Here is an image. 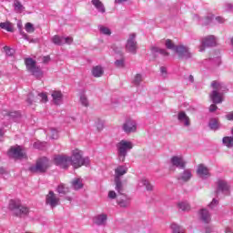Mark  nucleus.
<instances>
[{"mask_svg":"<svg viewBox=\"0 0 233 233\" xmlns=\"http://www.w3.org/2000/svg\"><path fill=\"white\" fill-rule=\"evenodd\" d=\"M9 210L12 212L13 216L16 218H23V216H27L30 209L26 206L21 204V200L12 199L9 201Z\"/></svg>","mask_w":233,"mask_h":233,"instance_id":"nucleus-1","label":"nucleus"},{"mask_svg":"<svg viewBox=\"0 0 233 233\" xmlns=\"http://www.w3.org/2000/svg\"><path fill=\"white\" fill-rule=\"evenodd\" d=\"M211 86L213 88V91L209 95V97L215 105H219L223 103V96L225 94L219 92L220 90L223 89V85L218 81H213L211 83Z\"/></svg>","mask_w":233,"mask_h":233,"instance_id":"nucleus-2","label":"nucleus"},{"mask_svg":"<svg viewBox=\"0 0 233 233\" xmlns=\"http://www.w3.org/2000/svg\"><path fill=\"white\" fill-rule=\"evenodd\" d=\"M48 168H50V160L44 157L36 160L35 166L29 167V172H32V174H45Z\"/></svg>","mask_w":233,"mask_h":233,"instance_id":"nucleus-3","label":"nucleus"},{"mask_svg":"<svg viewBox=\"0 0 233 233\" xmlns=\"http://www.w3.org/2000/svg\"><path fill=\"white\" fill-rule=\"evenodd\" d=\"M88 161L87 157H83L79 149L73 150L70 165H72L74 168H80V167L88 165Z\"/></svg>","mask_w":233,"mask_h":233,"instance_id":"nucleus-4","label":"nucleus"},{"mask_svg":"<svg viewBox=\"0 0 233 233\" xmlns=\"http://www.w3.org/2000/svg\"><path fill=\"white\" fill-rule=\"evenodd\" d=\"M71 161L72 157H68L66 155H56L53 158L54 165L60 167V168H64V170H66L70 167Z\"/></svg>","mask_w":233,"mask_h":233,"instance_id":"nucleus-5","label":"nucleus"},{"mask_svg":"<svg viewBox=\"0 0 233 233\" xmlns=\"http://www.w3.org/2000/svg\"><path fill=\"white\" fill-rule=\"evenodd\" d=\"M116 148L118 150V155L122 157V161H125V157H127V151L132 150V148H134V145L130 141L121 140L116 144Z\"/></svg>","mask_w":233,"mask_h":233,"instance_id":"nucleus-6","label":"nucleus"},{"mask_svg":"<svg viewBox=\"0 0 233 233\" xmlns=\"http://www.w3.org/2000/svg\"><path fill=\"white\" fill-rule=\"evenodd\" d=\"M25 64L28 72H30L35 77H41L43 76V71L41 68L37 67L35 60L32 58H25Z\"/></svg>","mask_w":233,"mask_h":233,"instance_id":"nucleus-7","label":"nucleus"},{"mask_svg":"<svg viewBox=\"0 0 233 233\" xmlns=\"http://www.w3.org/2000/svg\"><path fill=\"white\" fill-rule=\"evenodd\" d=\"M9 157H14L15 159H26V153L23 151L21 147H12L8 151Z\"/></svg>","mask_w":233,"mask_h":233,"instance_id":"nucleus-8","label":"nucleus"},{"mask_svg":"<svg viewBox=\"0 0 233 233\" xmlns=\"http://www.w3.org/2000/svg\"><path fill=\"white\" fill-rule=\"evenodd\" d=\"M175 52L177 54L178 59H190L192 57V53H190L188 47L183 45L177 46Z\"/></svg>","mask_w":233,"mask_h":233,"instance_id":"nucleus-9","label":"nucleus"},{"mask_svg":"<svg viewBox=\"0 0 233 233\" xmlns=\"http://www.w3.org/2000/svg\"><path fill=\"white\" fill-rule=\"evenodd\" d=\"M126 50L130 54H136L137 50V42H136V34L129 35V38L127 39V42L126 45Z\"/></svg>","mask_w":233,"mask_h":233,"instance_id":"nucleus-10","label":"nucleus"},{"mask_svg":"<svg viewBox=\"0 0 233 233\" xmlns=\"http://www.w3.org/2000/svg\"><path fill=\"white\" fill-rule=\"evenodd\" d=\"M59 198H57V195L54 191H49L46 196V205H49L51 208H56L59 205Z\"/></svg>","mask_w":233,"mask_h":233,"instance_id":"nucleus-11","label":"nucleus"},{"mask_svg":"<svg viewBox=\"0 0 233 233\" xmlns=\"http://www.w3.org/2000/svg\"><path fill=\"white\" fill-rule=\"evenodd\" d=\"M122 128L126 134H132L137 131V124L132 119H127L122 126Z\"/></svg>","mask_w":233,"mask_h":233,"instance_id":"nucleus-12","label":"nucleus"},{"mask_svg":"<svg viewBox=\"0 0 233 233\" xmlns=\"http://www.w3.org/2000/svg\"><path fill=\"white\" fill-rule=\"evenodd\" d=\"M207 46H216V38L213 35L208 36L202 40V46L200 47V52H203Z\"/></svg>","mask_w":233,"mask_h":233,"instance_id":"nucleus-13","label":"nucleus"},{"mask_svg":"<svg viewBox=\"0 0 233 233\" xmlns=\"http://www.w3.org/2000/svg\"><path fill=\"white\" fill-rule=\"evenodd\" d=\"M115 190L120 195L125 196V185L121 178H115Z\"/></svg>","mask_w":233,"mask_h":233,"instance_id":"nucleus-14","label":"nucleus"},{"mask_svg":"<svg viewBox=\"0 0 233 233\" xmlns=\"http://www.w3.org/2000/svg\"><path fill=\"white\" fill-rule=\"evenodd\" d=\"M171 163L173 167H177L178 168H185V160L181 157H171Z\"/></svg>","mask_w":233,"mask_h":233,"instance_id":"nucleus-15","label":"nucleus"},{"mask_svg":"<svg viewBox=\"0 0 233 233\" xmlns=\"http://www.w3.org/2000/svg\"><path fill=\"white\" fill-rule=\"evenodd\" d=\"M128 172V168L125 166H119L115 169V179H121L122 176H125Z\"/></svg>","mask_w":233,"mask_h":233,"instance_id":"nucleus-16","label":"nucleus"},{"mask_svg":"<svg viewBox=\"0 0 233 233\" xmlns=\"http://www.w3.org/2000/svg\"><path fill=\"white\" fill-rule=\"evenodd\" d=\"M51 96L53 97V103H55V105H61V103L63 102V93H61V91H53Z\"/></svg>","mask_w":233,"mask_h":233,"instance_id":"nucleus-17","label":"nucleus"},{"mask_svg":"<svg viewBox=\"0 0 233 233\" xmlns=\"http://www.w3.org/2000/svg\"><path fill=\"white\" fill-rule=\"evenodd\" d=\"M197 173L200 177H205L206 176H210V173L208 172V167H205V165L200 164L198 167Z\"/></svg>","mask_w":233,"mask_h":233,"instance_id":"nucleus-18","label":"nucleus"},{"mask_svg":"<svg viewBox=\"0 0 233 233\" xmlns=\"http://www.w3.org/2000/svg\"><path fill=\"white\" fill-rule=\"evenodd\" d=\"M91 3L101 14H105V12H106V8H105V5L103 2H101V0H92Z\"/></svg>","mask_w":233,"mask_h":233,"instance_id":"nucleus-19","label":"nucleus"},{"mask_svg":"<svg viewBox=\"0 0 233 233\" xmlns=\"http://www.w3.org/2000/svg\"><path fill=\"white\" fill-rule=\"evenodd\" d=\"M199 216L200 219H202L204 223H208L209 221H211L210 213H208V210L207 209H201L199 212Z\"/></svg>","mask_w":233,"mask_h":233,"instance_id":"nucleus-20","label":"nucleus"},{"mask_svg":"<svg viewBox=\"0 0 233 233\" xmlns=\"http://www.w3.org/2000/svg\"><path fill=\"white\" fill-rule=\"evenodd\" d=\"M0 28H2V30H6V32H14L15 30L14 24L10 21L0 23Z\"/></svg>","mask_w":233,"mask_h":233,"instance_id":"nucleus-21","label":"nucleus"},{"mask_svg":"<svg viewBox=\"0 0 233 233\" xmlns=\"http://www.w3.org/2000/svg\"><path fill=\"white\" fill-rule=\"evenodd\" d=\"M116 203L119 205V207H122V208H127V207L130 206V198L124 196V198H117Z\"/></svg>","mask_w":233,"mask_h":233,"instance_id":"nucleus-22","label":"nucleus"},{"mask_svg":"<svg viewBox=\"0 0 233 233\" xmlns=\"http://www.w3.org/2000/svg\"><path fill=\"white\" fill-rule=\"evenodd\" d=\"M105 71L103 70V67L101 66H96L92 69V74L94 77H101Z\"/></svg>","mask_w":233,"mask_h":233,"instance_id":"nucleus-23","label":"nucleus"},{"mask_svg":"<svg viewBox=\"0 0 233 233\" xmlns=\"http://www.w3.org/2000/svg\"><path fill=\"white\" fill-rule=\"evenodd\" d=\"M107 217L105 214L99 215L95 218V223L96 225H105L106 223Z\"/></svg>","mask_w":233,"mask_h":233,"instance_id":"nucleus-24","label":"nucleus"},{"mask_svg":"<svg viewBox=\"0 0 233 233\" xmlns=\"http://www.w3.org/2000/svg\"><path fill=\"white\" fill-rule=\"evenodd\" d=\"M71 186L75 190H79L83 187V181H81V178H75L72 180Z\"/></svg>","mask_w":233,"mask_h":233,"instance_id":"nucleus-25","label":"nucleus"},{"mask_svg":"<svg viewBox=\"0 0 233 233\" xmlns=\"http://www.w3.org/2000/svg\"><path fill=\"white\" fill-rule=\"evenodd\" d=\"M222 143L228 148H232L233 147V137H223Z\"/></svg>","mask_w":233,"mask_h":233,"instance_id":"nucleus-26","label":"nucleus"},{"mask_svg":"<svg viewBox=\"0 0 233 233\" xmlns=\"http://www.w3.org/2000/svg\"><path fill=\"white\" fill-rule=\"evenodd\" d=\"M38 101H39V98H37V96L34 95V93H30L28 95L27 100H26L28 105H35V103H38Z\"/></svg>","mask_w":233,"mask_h":233,"instance_id":"nucleus-27","label":"nucleus"},{"mask_svg":"<svg viewBox=\"0 0 233 233\" xmlns=\"http://www.w3.org/2000/svg\"><path fill=\"white\" fill-rule=\"evenodd\" d=\"M218 190H221L222 192H227L230 188L228 184H227V182L223 180H219L218 183Z\"/></svg>","mask_w":233,"mask_h":233,"instance_id":"nucleus-28","label":"nucleus"},{"mask_svg":"<svg viewBox=\"0 0 233 233\" xmlns=\"http://www.w3.org/2000/svg\"><path fill=\"white\" fill-rule=\"evenodd\" d=\"M209 127L211 130H218V128H219V120H218V118H211L209 121Z\"/></svg>","mask_w":233,"mask_h":233,"instance_id":"nucleus-29","label":"nucleus"},{"mask_svg":"<svg viewBox=\"0 0 233 233\" xmlns=\"http://www.w3.org/2000/svg\"><path fill=\"white\" fill-rule=\"evenodd\" d=\"M177 207L179 210H182V212H189L190 210V205L187 202H179Z\"/></svg>","mask_w":233,"mask_h":233,"instance_id":"nucleus-30","label":"nucleus"},{"mask_svg":"<svg viewBox=\"0 0 233 233\" xmlns=\"http://www.w3.org/2000/svg\"><path fill=\"white\" fill-rule=\"evenodd\" d=\"M143 82V76H141V74H137L134 78H133V85H135V86H139L141 85V83Z\"/></svg>","mask_w":233,"mask_h":233,"instance_id":"nucleus-31","label":"nucleus"},{"mask_svg":"<svg viewBox=\"0 0 233 233\" xmlns=\"http://www.w3.org/2000/svg\"><path fill=\"white\" fill-rule=\"evenodd\" d=\"M56 192H58V194H68V192H70V189L68 188V187H66L64 184H60L57 188H56Z\"/></svg>","mask_w":233,"mask_h":233,"instance_id":"nucleus-32","label":"nucleus"},{"mask_svg":"<svg viewBox=\"0 0 233 233\" xmlns=\"http://www.w3.org/2000/svg\"><path fill=\"white\" fill-rule=\"evenodd\" d=\"M191 177H192V172H190V170L187 169L184 171V173L180 177V179H182V181H189V179Z\"/></svg>","mask_w":233,"mask_h":233,"instance_id":"nucleus-33","label":"nucleus"},{"mask_svg":"<svg viewBox=\"0 0 233 233\" xmlns=\"http://www.w3.org/2000/svg\"><path fill=\"white\" fill-rule=\"evenodd\" d=\"M14 5H15V12H18V14H21V12H23V10H25V6L22 5V4H21V2H19V0H15L14 2Z\"/></svg>","mask_w":233,"mask_h":233,"instance_id":"nucleus-34","label":"nucleus"},{"mask_svg":"<svg viewBox=\"0 0 233 233\" xmlns=\"http://www.w3.org/2000/svg\"><path fill=\"white\" fill-rule=\"evenodd\" d=\"M52 41L55 45H58V46L65 45L64 37H61L59 35L53 36Z\"/></svg>","mask_w":233,"mask_h":233,"instance_id":"nucleus-35","label":"nucleus"},{"mask_svg":"<svg viewBox=\"0 0 233 233\" xmlns=\"http://www.w3.org/2000/svg\"><path fill=\"white\" fill-rule=\"evenodd\" d=\"M177 46H176V44H174V42L171 39L166 40V48H167V50H174L176 52Z\"/></svg>","mask_w":233,"mask_h":233,"instance_id":"nucleus-36","label":"nucleus"},{"mask_svg":"<svg viewBox=\"0 0 233 233\" xmlns=\"http://www.w3.org/2000/svg\"><path fill=\"white\" fill-rule=\"evenodd\" d=\"M25 32L28 34H34L35 32V28L34 27V25L32 23L28 22L25 24Z\"/></svg>","mask_w":233,"mask_h":233,"instance_id":"nucleus-37","label":"nucleus"},{"mask_svg":"<svg viewBox=\"0 0 233 233\" xmlns=\"http://www.w3.org/2000/svg\"><path fill=\"white\" fill-rule=\"evenodd\" d=\"M142 183H143L144 187H146L147 190H148V191L154 190V186H152V184H150V182H148V180L142 179Z\"/></svg>","mask_w":233,"mask_h":233,"instance_id":"nucleus-38","label":"nucleus"},{"mask_svg":"<svg viewBox=\"0 0 233 233\" xmlns=\"http://www.w3.org/2000/svg\"><path fill=\"white\" fill-rule=\"evenodd\" d=\"M101 34H103L104 35H110L112 34V31H110V29L108 27L106 26H100L99 28Z\"/></svg>","mask_w":233,"mask_h":233,"instance_id":"nucleus-39","label":"nucleus"},{"mask_svg":"<svg viewBox=\"0 0 233 233\" xmlns=\"http://www.w3.org/2000/svg\"><path fill=\"white\" fill-rule=\"evenodd\" d=\"M171 228L174 233H185V232H183V228H181V227H179L177 224H172Z\"/></svg>","mask_w":233,"mask_h":233,"instance_id":"nucleus-40","label":"nucleus"},{"mask_svg":"<svg viewBox=\"0 0 233 233\" xmlns=\"http://www.w3.org/2000/svg\"><path fill=\"white\" fill-rule=\"evenodd\" d=\"M50 137L52 139H57L59 137V132L56 128H51Z\"/></svg>","mask_w":233,"mask_h":233,"instance_id":"nucleus-41","label":"nucleus"},{"mask_svg":"<svg viewBox=\"0 0 233 233\" xmlns=\"http://www.w3.org/2000/svg\"><path fill=\"white\" fill-rule=\"evenodd\" d=\"M80 103H81V105H83V106H89L88 98H86V96L82 95L80 96Z\"/></svg>","mask_w":233,"mask_h":233,"instance_id":"nucleus-42","label":"nucleus"},{"mask_svg":"<svg viewBox=\"0 0 233 233\" xmlns=\"http://www.w3.org/2000/svg\"><path fill=\"white\" fill-rule=\"evenodd\" d=\"M96 129L98 130V132H101V130H103V128H104L103 121L98 119L96 122Z\"/></svg>","mask_w":233,"mask_h":233,"instance_id":"nucleus-43","label":"nucleus"},{"mask_svg":"<svg viewBox=\"0 0 233 233\" xmlns=\"http://www.w3.org/2000/svg\"><path fill=\"white\" fill-rule=\"evenodd\" d=\"M72 43H74V38L67 36V37H64V45H72Z\"/></svg>","mask_w":233,"mask_h":233,"instance_id":"nucleus-44","label":"nucleus"},{"mask_svg":"<svg viewBox=\"0 0 233 233\" xmlns=\"http://www.w3.org/2000/svg\"><path fill=\"white\" fill-rule=\"evenodd\" d=\"M37 96L41 97L42 103H46V101H48V96H46V94L41 93V94H38Z\"/></svg>","mask_w":233,"mask_h":233,"instance_id":"nucleus-45","label":"nucleus"},{"mask_svg":"<svg viewBox=\"0 0 233 233\" xmlns=\"http://www.w3.org/2000/svg\"><path fill=\"white\" fill-rule=\"evenodd\" d=\"M108 198L109 199H116L117 198V194L116 193V191L111 190L108 192Z\"/></svg>","mask_w":233,"mask_h":233,"instance_id":"nucleus-46","label":"nucleus"},{"mask_svg":"<svg viewBox=\"0 0 233 233\" xmlns=\"http://www.w3.org/2000/svg\"><path fill=\"white\" fill-rule=\"evenodd\" d=\"M115 65L118 67V68H123L125 66V62L123 60H116L115 62Z\"/></svg>","mask_w":233,"mask_h":233,"instance_id":"nucleus-47","label":"nucleus"},{"mask_svg":"<svg viewBox=\"0 0 233 233\" xmlns=\"http://www.w3.org/2000/svg\"><path fill=\"white\" fill-rule=\"evenodd\" d=\"M186 117H188L185 112L178 113V120L184 121Z\"/></svg>","mask_w":233,"mask_h":233,"instance_id":"nucleus-48","label":"nucleus"},{"mask_svg":"<svg viewBox=\"0 0 233 233\" xmlns=\"http://www.w3.org/2000/svg\"><path fill=\"white\" fill-rule=\"evenodd\" d=\"M42 63H44L45 65H46V63H50V56H43Z\"/></svg>","mask_w":233,"mask_h":233,"instance_id":"nucleus-49","label":"nucleus"},{"mask_svg":"<svg viewBox=\"0 0 233 233\" xmlns=\"http://www.w3.org/2000/svg\"><path fill=\"white\" fill-rule=\"evenodd\" d=\"M159 53L164 56L165 57H167V56H170V53L167 52L165 49H160Z\"/></svg>","mask_w":233,"mask_h":233,"instance_id":"nucleus-50","label":"nucleus"},{"mask_svg":"<svg viewBox=\"0 0 233 233\" xmlns=\"http://www.w3.org/2000/svg\"><path fill=\"white\" fill-rule=\"evenodd\" d=\"M216 110H218V106H216L215 104H212L209 106V112H216Z\"/></svg>","mask_w":233,"mask_h":233,"instance_id":"nucleus-51","label":"nucleus"},{"mask_svg":"<svg viewBox=\"0 0 233 233\" xmlns=\"http://www.w3.org/2000/svg\"><path fill=\"white\" fill-rule=\"evenodd\" d=\"M228 121H233V111L226 115Z\"/></svg>","mask_w":233,"mask_h":233,"instance_id":"nucleus-52","label":"nucleus"},{"mask_svg":"<svg viewBox=\"0 0 233 233\" xmlns=\"http://www.w3.org/2000/svg\"><path fill=\"white\" fill-rule=\"evenodd\" d=\"M186 127H190V118L187 116L184 120H182Z\"/></svg>","mask_w":233,"mask_h":233,"instance_id":"nucleus-53","label":"nucleus"},{"mask_svg":"<svg viewBox=\"0 0 233 233\" xmlns=\"http://www.w3.org/2000/svg\"><path fill=\"white\" fill-rule=\"evenodd\" d=\"M216 20H217L218 23H225V20H224L223 17H221V16L216 17Z\"/></svg>","mask_w":233,"mask_h":233,"instance_id":"nucleus-54","label":"nucleus"},{"mask_svg":"<svg viewBox=\"0 0 233 233\" xmlns=\"http://www.w3.org/2000/svg\"><path fill=\"white\" fill-rule=\"evenodd\" d=\"M126 1H128V0H115V3L121 5V3H126Z\"/></svg>","mask_w":233,"mask_h":233,"instance_id":"nucleus-55","label":"nucleus"},{"mask_svg":"<svg viewBox=\"0 0 233 233\" xmlns=\"http://www.w3.org/2000/svg\"><path fill=\"white\" fill-rule=\"evenodd\" d=\"M206 232L207 233L212 232V228H206Z\"/></svg>","mask_w":233,"mask_h":233,"instance_id":"nucleus-56","label":"nucleus"},{"mask_svg":"<svg viewBox=\"0 0 233 233\" xmlns=\"http://www.w3.org/2000/svg\"><path fill=\"white\" fill-rule=\"evenodd\" d=\"M216 203H218V201H217L216 199H213L212 202H211V204H210L211 207H212V205H214V204L216 205Z\"/></svg>","mask_w":233,"mask_h":233,"instance_id":"nucleus-57","label":"nucleus"},{"mask_svg":"<svg viewBox=\"0 0 233 233\" xmlns=\"http://www.w3.org/2000/svg\"><path fill=\"white\" fill-rule=\"evenodd\" d=\"M5 172V169L0 168V174H3Z\"/></svg>","mask_w":233,"mask_h":233,"instance_id":"nucleus-58","label":"nucleus"},{"mask_svg":"<svg viewBox=\"0 0 233 233\" xmlns=\"http://www.w3.org/2000/svg\"><path fill=\"white\" fill-rule=\"evenodd\" d=\"M161 72H166L165 67H161Z\"/></svg>","mask_w":233,"mask_h":233,"instance_id":"nucleus-59","label":"nucleus"},{"mask_svg":"<svg viewBox=\"0 0 233 233\" xmlns=\"http://www.w3.org/2000/svg\"><path fill=\"white\" fill-rule=\"evenodd\" d=\"M3 130L0 129V137L3 136Z\"/></svg>","mask_w":233,"mask_h":233,"instance_id":"nucleus-60","label":"nucleus"},{"mask_svg":"<svg viewBox=\"0 0 233 233\" xmlns=\"http://www.w3.org/2000/svg\"><path fill=\"white\" fill-rule=\"evenodd\" d=\"M14 113H9L8 116H13Z\"/></svg>","mask_w":233,"mask_h":233,"instance_id":"nucleus-61","label":"nucleus"},{"mask_svg":"<svg viewBox=\"0 0 233 233\" xmlns=\"http://www.w3.org/2000/svg\"><path fill=\"white\" fill-rule=\"evenodd\" d=\"M17 26H18L19 28H21V25H20L19 24L17 25Z\"/></svg>","mask_w":233,"mask_h":233,"instance_id":"nucleus-62","label":"nucleus"},{"mask_svg":"<svg viewBox=\"0 0 233 233\" xmlns=\"http://www.w3.org/2000/svg\"><path fill=\"white\" fill-rule=\"evenodd\" d=\"M191 79H194V77H192V76H190Z\"/></svg>","mask_w":233,"mask_h":233,"instance_id":"nucleus-63","label":"nucleus"},{"mask_svg":"<svg viewBox=\"0 0 233 233\" xmlns=\"http://www.w3.org/2000/svg\"><path fill=\"white\" fill-rule=\"evenodd\" d=\"M231 132H232V135H233V128H232Z\"/></svg>","mask_w":233,"mask_h":233,"instance_id":"nucleus-64","label":"nucleus"}]
</instances>
